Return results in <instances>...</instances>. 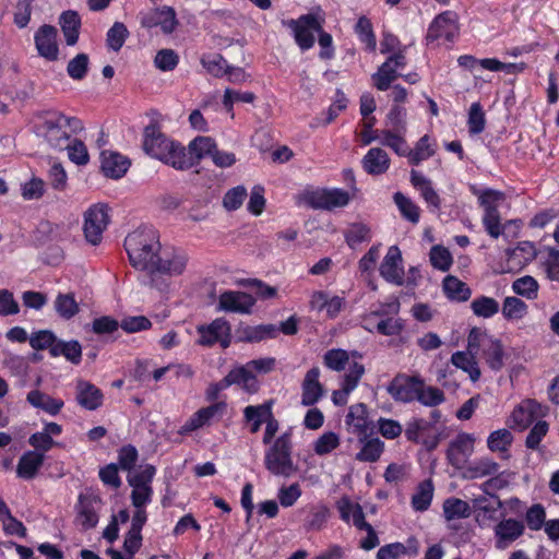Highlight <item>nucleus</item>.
Here are the masks:
<instances>
[{"instance_id":"a211bd4d","label":"nucleus","mask_w":559,"mask_h":559,"mask_svg":"<svg viewBox=\"0 0 559 559\" xmlns=\"http://www.w3.org/2000/svg\"><path fill=\"white\" fill-rule=\"evenodd\" d=\"M542 406L535 400H524L514 407L510 416V427L525 430L539 415Z\"/></svg>"},{"instance_id":"39448f33","label":"nucleus","mask_w":559,"mask_h":559,"mask_svg":"<svg viewBox=\"0 0 559 559\" xmlns=\"http://www.w3.org/2000/svg\"><path fill=\"white\" fill-rule=\"evenodd\" d=\"M504 200V194L501 191L486 189L480 192L478 201L484 210L481 218L483 225L487 234L498 239L503 235L508 225L512 224L513 221H507L504 224L501 223V216L498 211V203Z\"/></svg>"},{"instance_id":"6ab92c4d","label":"nucleus","mask_w":559,"mask_h":559,"mask_svg":"<svg viewBox=\"0 0 559 559\" xmlns=\"http://www.w3.org/2000/svg\"><path fill=\"white\" fill-rule=\"evenodd\" d=\"M381 276L393 284L402 285L404 282V270L402 266V253L399 247L391 246L380 265Z\"/></svg>"},{"instance_id":"5701e85b","label":"nucleus","mask_w":559,"mask_h":559,"mask_svg":"<svg viewBox=\"0 0 559 559\" xmlns=\"http://www.w3.org/2000/svg\"><path fill=\"white\" fill-rule=\"evenodd\" d=\"M320 369L312 367L309 369L301 383V404L304 406H312L323 396L324 389L319 381Z\"/></svg>"},{"instance_id":"864d4df0","label":"nucleus","mask_w":559,"mask_h":559,"mask_svg":"<svg viewBox=\"0 0 559 559\" xmlns=\"http://www.w3.org/2000/svg\"><path fill=\"white\" fill-rule=\"evenodd\" d=\"M513 436L508 429L492 431L487 440V445L492 452H507L511 447Z\"/></svg>"},{"instance_id":"79ce46f5","label":"nucleus","mask_w":559,"mask_h":559,"mask_svg":"<svg viewBox=\"0 0 559 559\" xmlns=\"http://www.w3.org/2000/svg\"><path fill=\"white\" fill-rule=\"evenodd\" d=\"M51 356H63L74 365H79L82 358V346L78 341L63 342L58 341L56 346L51 348Z\"/></svg>"},{"instance_id":"412c9836","label":"nucleus","mask_w":559,"mask_h":559,"mask_svg":"<svg viewBox=\"0 0 559 559\" xmlns=\"http://www.w3.org/2000/svg\"><path fill=\"white\" fill-rule=\"evenodd\" d=\"M75 400L87 411H96L103 405L104 394L100 389L86 380H78L75 385Z\"/></svg>"},{"instance_id":"338daca9","label":"nucleus","mask_w":559,"mask_h":559,"mask_svg":"<svg viewBox=\"0 0 559 559\" xmlns=\"http://www.w3.org/2000/svg\"><path fill=\"white\" fill-rule=\"evenodd\" d=\"M430 262L435 269L448 271L452 265V257L448 249L441 246H433L430 250Z\"/></svg>"},{"instance_id":"680f3d73","label":"nucleus","mask_w":559,"mask_h":559,"mask_svg":"<svg viewBox=\"0 0 559 559\" xmlns=\"http://www.w3.org/2000/svg\"><path fill=\"white\" fill-rule=\"evenodd\" d=\"M68 151L69 159L79 165H86L90 160V155L86 145L83 141L74 139L69 140V145L64 147Z\"/></svg>"},{"instance_id":"a18cd8bd","label":"nucleus","mask_w":559,"mask_h":559,"mask_svg":"<svg viewBox=\"0 0 559 559\" xmlns=\"http://www.w3.org/2000/svg\"><path fill=\"white\" fill-rule=\"evenodd\" d=\"M415 401H418L424 406L436 407L445 401V395L441 389L426 385L423 379V386L418 388Z\"/></svg>"},{"instance_id":"4468645a","label":"nucleus","mask_w":559,"mask_h":559,"mask_svg":"<svg viewBox=\"0 0 559 559\" xmlns=\"http://www.w3.org/2000/svg\"><path fill=\"white\" fill-rule=\"evenodd\" d=\"M475 437L467 432L459 433L449 444L447 457L455 468H462L474 452Z\"/></svg>"},{"instance_id":"e433bc0d","label":"nucleus","mask_w":559,"mask_h":559,"mask_svg":"<svg viewBox=\"0 0 559 559\" xmlns=\"http://www.w3.org/2000/svg\"><path fill=\"white\" fill-rule=\"evenodd\" d=\"M271 408L272 401H269L260 405H249L243 409V417L246 421L250 423L251 433H257L262 424H265Z\"/></svg>"},{"instance_id":"9d476101","label":"nucleus","mask_w":559,"mask_h":559,"mask_svg":"<svg viewBox=\"0 0 559 559\" xmlns=\"http://www.w3.org/2000/svg\"><path fill=\"white\" fill-rule=\"evenodd\" d=\"M421 386L423 378L420 376L400 373L392 379L386 391L393 400L402 403H409L415 401L418 388Z\"/></svg>"},{"instance_id":"e2e57ef3","label":"nucleus","mask_w":559,"mask_h":559,"mask_svg":"<svg viewBox=\"0 0 559 559\" xmlns=\"http://www.w3.org/2000/svg\"><path fill=\"white\" fill-rule=\"evenodd\" d=\"M394 202L402 215L412 223L419 221V207L401 192L394 194Z\"/></svg>"},{"instance_id":"72a5a7b5","label":"nucleus","mask_w":559,"mask_h":559,"mask_svg":"<svg viewBox=\"0 0 559 559\" xmlns=\"http://www.w3.org/2000/svg\"><path fill=\"white\" fill-rule=\"evenodd\" d=\"M477 353L455 352L451 356V362L459 369L468 373L469 379L476 382L480 379L481 372L476 360Z\"/></svg>"},{"instance_id":"c85d7f7f","label":"nucleus","mask_w":559,"mask_h":559,"mask_svg":"<svg viewBox=\"0 0 559 559\" xmlns=\"http://www.w3.org/2000/svg\"><path fill=\"white\" fill-rule=\"evenodd\" d=\"M26 401L35 408L56 416L58 415L64 403L61 399H55L39 390H32L27 393Z\"/></svg>"},{"instance_id":"49530a36","label":"nucleus","mask_w":559,"mask_h":559,"mask_svg":"<svg viewBox=\"0 0 559 559\" xmlns=\"http://www.w3.org/2000/svg\"><path fill=\"white\" fill-rule=\"evenodd\" d=\"M528 311L527 305L520 298L509 296L506 297L502 304V316L506 320H521Z\"/></svg>"},{"instance_id":"aec40b11","label":"nucleus","mask_w":559,"mask_h":559,"mask_svg":"<svg viewBox=\"0 0 559 559\" xmlns=\"http://www.w3.org/2000/svg\"><path fill=\"white\" fill-rule=\"evenodd\" d=\"M255 299L243 292L226 290L221 294L218 309L227 312L250 313Z\"/></svg>"},{"instance_id":"6e6d98bb","label":"nucleus","mask_w":559,"mask_h":559,"mask_svg":"<svg viewBox=\"0 0 559 559\" xmlns=\"http://www.w3.org/2000/svg\"><path fill=\"white\" fill-rule=\"evenodd\" d=\"M350 355L345 349H329L323 356L324 365L334 371H342L349 361Z\"/></svg>"},{"instance_id":"4c0bfd02","label":"nucleus","mask_w":559,"mask_h":559,"mask_svg":"<svg viewBox=\"0 0 559 559\" xmlns=\"http://www.w3.org/2000/svg\"><path fill=\"white\" fill-rule=\"evenodd\" d=\"M246 376L242 369H231L222 380L215 383H211L206 390L207 401H216L219 393L233 384L240 385V381H246Z\"/></svg>"},{"instance_id":"c03bdc74","label":"nucleus","mask_w":559,"mask_h":559,"mask_svg":"<svg viewBox=\"0 0 559 559\" xmlns=\"http://www.w3.org/2000/svg\"><path fill=\"white\" fill-rule=\"evenodd\" d=\"M471 309L476 317L488 319L499 312L500 305L495 298L483 295L471 302Z\"/></svg>"},{"instance_id":"774afa93","label":"nucleus","mask_w":559,"mask_h":559,"mask_svg":"<svg viewBox=\"0 0 559 559\" xmlns=\"http://www.w3.org/2000/svg\"><path fill=\"white\" fill-rule=\"evenodd\" d=\"M549 430V425L545 420L537 421L530 430L526 440L525 445L527 449L531 450H538L539 444L544 437L547 435Z\"/></svg>"},{"instance_id":"20e7f679","label":"nucleus","mask_w":559,"mask_h":559,"mask_svg":"<svg viewBox=\"0 0 559 559\" xmlns=\"http://www.w3.org/2000/svg\"><path fill=\"white\" fill-rule=\"evenodd\" d=\"M293 449V431L289 428L269 444L264 454L265 468L275 476H292L297 471Z\"/></svg>"},{"instance_id":"8fccbe9b","label":"nucleus","mask_w":559,"mask_h":559,"mask_svg":"<svg viewBox=\"0 0 559 559\" xmlns=\"http://www.w3.org/2000/svg\"><path fill=\"white\" fill-rule=\"evenodd\" d=\"M355 32L358 35L360 41L366 45L367 50H376L377 39L369 19L366 16H360L355 25Z\"/></svg>"},{"instance_id":"f3484780","label":"nucleus","mask_w":559,"mask_h":559,"mask_svg":"<svg viewBox=\"0 0 559 559\" xmlns=\"http://www.w3.org/2000/svg\"><path fill=\"white\" fill-rule=\"evenodd\" d=\"M187 262L188 257L185 252L179 250H164L160 251L151 274L180 275L186 270Z\"/></svg>"},{"instance_id":"37998d69","label":"nucleus","mask_w":559,"mask_h":559,"mask_svg":"<svg viewBox=\"0 0 559 559\" xmlns=\"http://www.w3.org/2000/svg\"><path fill=\"white\" fill-rule=\"evenodd\" d=\"M405 132H397L392 130H381L382 139L380 143L390 147L399 156L407 157L409 147L404 138Z\"/></svg>"},{"instance_id":"c756f323","label":"nucleus","mask_w":559,"mask_h":559,"mask_svg":"<svg viewBox=\"0 0 559 559\" xmlns=\"http://www.w3.org/2000/svg\"><path fill=\"white\" fill-rule=\"evenodd\" d=\"M45 461V454L27 451L19 460L16 474L23 479H33Z\"/></svg>"},{"instance_id":"603ef678","label":"nucleus","mask_w":559,"mask_h":559,"mask_svg":"<svg viewBox=\"0 0 559 559\" xmlns=\"http://www.w3.org/2000/svg\"><path fill=\"white\" fill-rule=\"evenodd\" d=\"M55 309L63 319L73 318L80 310L73 294H59L55 300Z\"/></svg>"},{"instance_id":"4d7b16f0","label":"nucleus","mask_w":559,"mask_h":559,"mask_svg":"<svg viewBox=\"0 0 559 559\" xmlns=\"http://www.w3.org/2000/svg\"><path fill=\"white\" fill-rule=\"evenodd\" d=\"M129 36V31L121 22H115L107 32V45L114 51H119Z\"/></svg>"},{"instance_id":"3c124183","label":"nucleus","mask_w":559,"mask_h":559,"mask_svg":"<svg viewBox=\"0 0 559 559\" xmlns=\"http://www.w3.org/2000/svg\"><path fill=\"white\" fill-rule=\"evenodd\" d=\"M538 287L539 285L537 281L530 275L516 278L512 284L513 292L528 300L537 298Z\"/></svg>"},{"instance_id":"393cba45","label":"nucleus","mask_w":559,"mask_h":559,"mask_svg":"<svg viewBox=\"0 0 559 559\" xmlns=\"http://www.w3.org/2000/svg\"><path fill=\"white\" fill-rule=\"evenodd\" d=\"M524 525L514 519H507L498 523L495 527L497 537L496 546L499 549L507 548L511 543L522 536Z\"/></svg>"},{"instance_id":"052dcab7","label":"nucleus","mask_w":559,"mask_h":559,"mask_svg":"<svg viewBox=\"0 0 559 559\" xmlns=\"http://www.w3.org/2000/svg\"><path fill=\"white\" fill-rule=\"evenodd\" d=\"M90 64V58L86 53H79L71 59L67 66L68 75L76 81L85 78Z\"/></svg>"},{"instance_id":"c9c22d12","label":"nucleus","mask_w":559,"mask_h":559,"mask_svg":"<svg viewBox=\"0 0 559 559\" xmlns=\"http://www.w3.org/2000/svg\"><path fill=\"white\" fill-rule=\"evenodd\" d=\"M445 296L453 301L464 302L472 296V289L456 276L448 275L442 282Z\"/></svg>"},{"instance_id":"7c9ffc66","label":"nucleus","mask_w":559,"mask_h":559,"mask_svg":"<svg viewBox=\"0 0 559 559\" xmlns=\"http://www.w3.org/2000/svg\"><path fill=\"white\" fill-rule=\"evenodd\" d=\"M59 25L63 33L67 45L73 46L78 43L81 27V17L76 11L68 10L61 13Z\"/></svg>"},{"instance_id":"ddd939ff","label":"nucleus","mask_w":559,"mask_h":559,"mask_svg":"<svg viewBox=\"0 0 559 559\" xmlns=\"http://www.w3.org/2000/svg\"><path fill=\"white\" fill-rule=\"evenodd\" d=\"M457 34L459 25L455 13L445 11L435 17L427 31L426 40L428 44L440 39L452 41Z\"/></svg>"},{"instance_id":"f8f14e48","label":"nucleus","mask_w":559,"mask_h":559,"mask_svg":"<svg viewBox=\"0 0 559 559\" xmlns=\"http://www.w3.org/2000/svg\"><path fill=\"white\" fill-rule=\"evenodd\" d=\"M226 411L227 403L225 401L215 402L206 407H202L181 426L179 433L187 435L204 426H209L213 420H219L225 415Z\"/></svg>"},{"instance_id":"bb28decb","label":"nucleus","mask_w":559,"mask_h":559,"mask_svg":"<svg viewBox=\"0 0 559 559\" xmlns=\"http://www.w3.org/2000/svg\"><path fill=\"white\" fill-rule=\"evenodd\" d=\"M391 159L388 153L380 147L370 148L361 160L364 170L372 176H379L388 171Z\"/></svg>"},{"instance_id":"58836bf2","label":"nucleus","mask_w":559,"mask_h":559,"mask_svg":"<svg viewBox=\"0 0 559 559\" xmlns=\"http://www.w3.org/2000/svg\"><path fill=\"white\" fill-rule=\"evenodd\" d=\"M483 356L490 369L500 370L504 365L502 343L497 338H488L483 345Z\"/></svg>"},{"instance_id":"0e129e2a","label":"nucleus","mask_w":559,"mask_h":559,"mask_svg":"<svg viewBox=\"0 0 559 559\" xmlns=\"http://www.w3.org/2000/svg\"><path fill=\"white\" fill-rule=\"evenodd\" d=\"M201 63L206 69V71L215 78L225 76L226 69L229 66L224 57L219 53L202 57Z\"/></svg>"},{"instance_id":"f257e3e1","label":"nucleus","mask_w":559,"mask_h":559,"mask_svg":"<svg viewBox=\"0 0 559 559\" xmlns=\"http://www.w3.org/2000/svg\"><path fill=\"white\" fill-rule=\"evenodd\" d=\"M82 121L58 110H44L35 114L32 130L49 147L62 151L69 145L72 135L83 130Z\"/></svg>"},{"instance_id":"ea45409f","label":"nucleus","mask_w":559,"mask_h":559,"mask_svg":"<svg viewBox=\"0 0 559 559\" xmlns=\"http://www.w3.org/2000/svg\"><path fill=\"white\" fill-rule=\"evenodd\" d=\"M436 154V145L431 143L430 136L425 134L415 144L414 148L408 151V163L418 166L421 162L427 160Z\"/></svg>"},{"instance_id":"5fc2aeb1","label":"nucleus","mask_w":559,"mask_h":559,"mask_svg":"<svg viewBox=\"0 0 559 559\" xmlns=\"http://www.w3.org/2000/svg\"><path fill=\"white\" fill-rule=\"evenodd\" d=\"M499 471V464L491 459L483 457L475 461L467 468L471 478H481L496 475Z\"/></svg>"},{"instance_id":"bf43d9fd","label":"nucleus","mask_w":559,"mask_h":559,"mask_svg":"<svg viewBox=\"0 0 559 559\" xmlns=\"http://www.w3.org/2000/svg\"><path fill=\"white\" fill-rule=\"evenodd\" d=\"M29 345L33 349L44 350L48 349L51 355V348L56 346L58 340L56 335L48 330H41L36 333H33L28 338Z\"/></svg>"},{"instance_id":"f704fd0d","label":"nucleus","mask_w":559,"mask_h":559,"mask_svg":"<svg viewBox=\"0 0 559 559\" xmlns=\"http://www.w3.org/2000/svg\"><path fill=\"white\" fill-rule=\"evenodd\" d=\"M239 341L246 343H258L266 338H274L278 334V328L274 324H261L245 326L238 331Z\"/></svg>"},{"instance_id":"473e14b6","label":"nucleus","mask_w":559,"mask_h":559,"mask_svg":"<svg viewBox=\"0 0 559 559\" xmlns=\"http://www.w3.org/2000/svg\"><path fill=\"white\" fill-rule=\"evenodd\" d=\"M216 142L210 136H197L188 145L187 157L191 160V167L197 165L205 156L213 154Z\"/></svg>"},{"instance_id":"b1692460","label":"nucleus","mask_w":559,"mask_h":559,"mask_svg":"<svg viewBox=\"0 0 559 559\" xmlns=\"http://www.w3.org/2000/svg\"><path fill=\"white\" fill-rule=\"evenodd\" d=\"M97 500L95 497L87 495H80L78 504L75 506L76 518L75 522L87 531L95 527L98 523V515L96 511Z\"/></svg>"},{"instance_id":"0eeeda50","label":"nucleus","mask_w":559,"mask_h":559,"mask_svg":"<svg viewBox=\"0 0 559 559\" xmlns=\"http://www.w3.org/2000/svg\"><path fill=\"white\" fill-rule=\"evenodd\" d=\"M324 20L313 13L289 20L286 24L293 31L294 38L301 50H308L314 45V33L321 32Z\"/></svg>"},{"instance_id":"cd10ccee","label":"nucleus","mask_w":559,"mask_h":559,"mask_svg":"<svg viewBox=\"0 0 559 559\" xmlns=\"http://www.w3.org/2000/svg\"><path fill=\"white\" fill-rule=\"evenodd\" d=\"M411 182L415 189H417L425 202L433 207L435 210H439L441 206V199L437 191L433 189L430 179L426 178L419 171L413 169L411 171Z\"/></svg>"},{"instance_id":"423d86ee","label":"nucleus","mask_w":559,"mask_h":559,"mask_svg":"<svg viewBox=\"0 0 559 559\" xmlns=\"http://www.w3.org/2000/svg\"><path fill=\"white\" fill-rule=\"evenodd\" d=\"M109 224V209L105 204H94L84 213L83 231L86 241L93 246L102 242L103 233Z\"/></svg>"},{"instance_id":"7ed1b4c3","label":"nucleus","mask_w":559,"mask_h":559,"mask_svg":"<svg viewBox=\"0 0 559 559\" xmlns=\"http://www.w3.org/2000/svg\"><path fill=\"white\" fill-rule=\"evenodd\" d=\"M124 248L132 266L152 273L160 253L155 230L141 228L130 233L124 239Z\"/></svg>"},{"instance_id":"2f4dec72","label":"nucleus","mask_w":559,"mask_h":559,"mask_svg":"<svg viewBox=\"0 0 559 559\" xmlns=\"http://www.w3.org/2000/svg\"><path fill=\"white\" fill-rule=\"evenodd\" d=\"M345 423L349 428H352L354 433L366 436L369 427L368 411L366 404L357 403L352 405L349 407Z\"/></svg>"},{"instance_id":"de8ad7c7","label":"nucleus","mask_w":559,"mask_h":559,"mask_svg":"<svg viewBox=\"0 0 559 559\" xmlns=\"http://www.w3.org/2000/svg\"><path fill=\"white\" fill-rule=\"evenodd\" d=\"M384 450V443L379 438L366 440L361 450L356 454L359 462H377Z\"/></svg>"},{"instance_id":"9b49d317","label":"nucleus","mask_w":559,"mask_h":559,"mask_svg":"<svg viewBox=\"0 0 559 559\" xmlns=\"http://www.w3.org/2000/svg\"><path fill=\"white\" fill-rule=\"evenodd\" d=\"M140 23L145 28L159 26L164 34L174 33L179 24L175 9L167 5L141 12Z\"/></svg>"},{"instance_id":"a19ab883","label":"nucleus","mask_w":559,"mask_h":559,"mask_svg":"<svg viewBox=\"0 0 559 559\" xmlns=\"http://www.w3.org/2000/svg\"><path fill=\"white\" fill-rule=\"evenodd\" d=\"M433 484L431 479H425L418 484L416 492L412 497V507L416 511H426L432 501Z\"/></svg>"},{"instance_id":"dca6fc26","label":"nucleus","mask_w":559,"mask_h":559,"mask_svg":"<svg viewBox=\"0 0 559 559\" xmlns=\"http://www.w3.org/2000/svg\"><path fill=\"white\" fill-rule=\"evenodd\" d=\"M57 36V28L49 24L41 25L35 33L34 40L38 55L48 61H56L58 59Z\"/></svg>"},{"instance_id":"09e8293b","label":"nucleus","mask_w":559,"mask_h":559,"mask_svg":"<svg viewBox=\"0 0 559 559\" xmlns=\"http://www.w3.org/2000/svg\"><path fill=\"white\" fill-rule=\"evenodd\" d=\"M443 514L448 521L468 518L469 504L459 498H449L443 502Z\"/></svg>"},{"instance_id":"2eb2a0df","label":"nucleus","mask_w":559,"mask_h":559,"mask_svg":"<svg viewBox=\"0 0 559 559\" xmlns=\"http://www.w3.org/2000/svg\"><path fill=\"white\" fill-rule=\"evenodd\" d=\"M275 358L265 357L248 361L246 365L236 367L235 369H242L246 372L243 379L240 381V386L248 393L253 394L259 391L260 384L253 371L259 373H269L275 368Z\"/></svg>"},{"instance_id":"1a4fd4ad","label":"nucleus","mask_w":559,"mask_h":559,"mask_svg":"<svg viewBox=\"0 0 559 559\" xmlns=\"http://www.w3.org/2000/svg\"><path fill=\"white\" fill-rule=\"evenodd\" d=\"M407 64L406 56L403 50L391 55L378 69L376 73L371 75L373 86L379 91H386L391 87V84L401 74L397 72L399 69H404Z\"/></svg>"},{"instance_id":"a878e982","label":"nucleus","mask_w":559,"mask_h":559,"mask_svg":"<svg viewBox=\"0 0 559 559\" xmlns=\"http://www.w3.org/2000/svg\"><path fill=\"white\" fill-rule=\"evenodd\" d=\"M102 170L106 177L119 179L130 167V160L116 152L104 151L102 152Z\"/></svg>"},{"instance_id":"13d9d810","label":"nucleus","mask_w":559,"mask_h":559,"mask_svg":"<svg viewBox=\"0 0 559 559\" xmlns=\"http://www.w3.org/2000/svg\"><path fill=\"white\" fill-rule=\"evenodd\" d=\"M406 109L400 105H393L386 115V130L406 132Z\"/></svg>"},{"instance_id":"4be33fe9","label":"nucleus","mask_w":559,"mask_h":559,"mask_svg":"<svg viewBox=\"0 0 559 559\" xmlns=\"http://www.w3.org/2000/svg\"><path fill=\"white\" fill-rule=\"evenodd\" d=\"M364 373V365L354 361L349 366L348 373L344 376L342 388L332 393V401L335 405L343 406L347 403L349 393L358 385Z\"/></svg>"},{"instance_id":"6e6552de","label":"nucleus","mask_w":559,"mask_h":559,"mask_svg":"<svg viewBox=\"0 0 559 559\" xmlns=\"http://www.w3.org/2000/svg\"><path fill=\"white\" fill-rule=\"evenodd\" d=\"M197 331L200 335L198 344L211 347L218 343L224 349L231 343V326L224 318H217L207 325H199Z\"/></svg>"},{"instance_id":"69168bd1","label":"nucleus","mask_w":559,"mask_h":559,"mask_svg":"<svg viewBox=\"0 0 559 559\" xmlns=\"http://www.w3.org/2000/svg\"><path fill=\"white\" fill-rule=\"evenodd\" d=\"M468 131L472 134H479L484 131L486 120L485 114L479 103H473L468 112Z\"/></svg>"},{"instance_id":"f03ea898","label":"nucleus","mask_w":559,"mask_h":559,"mask_svg":"<svg viewBox=\"0 0 559 559\" xmlns=\"http://www.w3.org/2000/svg\"><path fill=\"white\" fill-rule=\"evenodd\" d=\"M144 151L176 169L191 168V160L187 157V150L163 134L156 124H148L144 130Z\"/></svg>"}]
</instances>
